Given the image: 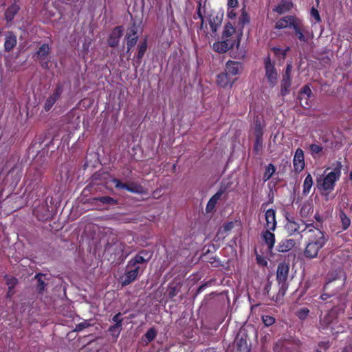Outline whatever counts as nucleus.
I'll return each instance as SVG.
<instances>
[{
    "label": "nucleus",
    "mask_w": 352,
    "mask_h": 352,
    "mask_svg": "<svg viewBox=\"0 0 352 352\" xmlns=\"http://www.w3.org/2000/svg\"><path fill=\"white\" fill-rule=\"evenodd\" d=\"M153 254L152 251L142 249L128 261L124 274L122 277V286L130 285L144 272Z\"/></svg>",
    "instance_id": "nucleus-1"
},
{
    "label": "nucleus",
    "mask_w": 352,
    "mask_h": 352,
    "mask_svg": "<svg viewBox=\"0 0 352 352\" xmlns=\"http://www.w3.org/2000/svg\"><path fill=\"white\" fill-rule=\"evenodd\" d=\"M333 166L332 171L323 178L316 179L317 187L319 190L333 191L334 190L336 182L340 178L342 165L340 162L337 161Z\"/></svg>",
    "instance_id": "nucleus-2"
},
{
    "label": "nucleus",
    "mask_w": 352,
    "mask_h": 352,
    "mask_svg": "<svg viewBox=\"0 0 352 352\" xmlns=\"http://www.w3.org/2000/svg\"><path fill=\"white\" fill-rule=\"evenodd\" d=\"M289 264L285 261L278 264L276 270V280L279 285V289L276 296L272 297V300L278 302L283 298L288 289L287 278L289 275Z\"/></svg>",
    "instance_id": "nucleus-3"
},
{
    "label": "nucleus",
    "mask_w": 352,
    "mask_h": 352,
    "mask_svg": "<svg viewBox=\"0 0 352 352\" xmlns=\"http://www.w3.org/2000/svg\"><path fill=\"white\" fill-rule=\"evenodd\" d=\"M342 302L333 307L323 317L320 318V325L322 329H331L338 320V315L340 311H344L346 307V297L339 296L337 297Z\"/></svg>",
    "instance_id": "nucleus-4"
},
{
    "label": "nucleus",
    "mask_w": 352,
    "mask_h": 352,
    "mask_svg": "<svg viewBox=\"0 0 352 352\" xmlns=\"http://www.w3.org/2000/svg\"><path fill=\"white\" fill-rule=\"evenodd\" d=\"M336 278H329L323 286L324 292L320 296L319 299L322 301L329 302L333 304L338 305L342 301L337 298L339 296H344L343 294H339L340 288L334 286V282Z\"/></svg>",
    "instance_id": "nucleus-5"
},
{
    "label": "nucleus",
    "mask_w": 352,
    "mask_h": 352,
    "mask_svg": "<svg viewBox=\"0 0 352 352\" xmlns=\"http://www.w3.org/2000/svg\"><path fill=\"white\" fill-rule=\"evenodd\" d=\"M126 247L127 245L124 243L119 241L117 238H116L113 239L111 242L107 241L104 247V250L106 252L114 254V260L118 259L122 261L131 253V251H126Z\"/></svg>",
    "instance_id": "nucleus-6"
},
{
    "label": "nucleus",
    "mask_w": 352,
    "mask_h": 352,
    "mask_svg": "<svg viewBox=\"0 0 352 352\" xmlns=\"http://www.w3.org/2000/svg\"><path fill=\"white\" fill-rule=\"evenodd\" d=\"M286 220L285 229L289 235L300 234L312 226V223L305 224L303 220L293 217H287Z\"/></svg>",
    "instance_id": "nucleus-7"
},
{
    "label": "nucleus",
    "mask_w": 352,
    "mask_h": 352,
    "mask_svg": "<svg viewBox=\"0 0 352 352\" xmlns=\"http://www.w3.org/2000/svg\"><path fill=\"white\" fill-rule=\"evenodd\" d=\"M292 29L294 31L296 37L303 43H308L314 38V33L309 28L305 26L302 21L299 19L296 24H293Z\"/></svg>",
    "instance_id": "nucleus-8"
},
{
    "label": "nucleus",
    "mask_w": 352,
    "mask_h": 352,
    "mask_svg": "<svg viewBox=\"0 0 352 352\" xmlns=\"http://www.w3.org/2000/svg\"><path fill=\"white\" fill-rule=\"evenodd\" d=\"M309 235V241L314 243L317 245L324 247L328 241L329 236L324 231L319 228L318 226L316 227L312 224V226L309 228H307Z\"/></svg>",
    "instance_id": "nucleus-9"
},
{
    "label": "nucleus",
    "mask_w": 352,
    "mask_h": 352,
    "mask_svg": "<svg viewBox=\"0 0 352 352\" xmlns=\"http://www.w3.org/2000/svg\"><path fill=\"white\" fill-rule=\"evenodd\" d=\"M111 182L118 190H126L128 192L142 195L146 192L144 188L137 182L123 183L117 178H113Z\"/></svg>",
    "instance_id": "nucleus-10"
},
{
    "label": "nucleus",
    "mask_w": 352,
    "mask_h": 352,
    "mask_svg": "<svg viewBox=\"0 0 352 352\" xmlns=\"http://www.w3.org/2000/svg\"><path fill=\"white\" fill-rule=\"evenodd\" d=\"M138 26L135 21L132 22L126 29L124 40L126 43V53L135 47L138 41Z\"/></svg>",
    "instance_id": "nucleus-11"
},
{
    "label": "nucleus",
    "mask_w": 352,
    "mask_h": 352,
    "mask_svg": "<svg viewBox=\"0 0 352 352\" xmlns=\"http://www.w3.org/2000/svg\"><path fill=\"white\" fill-rule=\"evenodd\" d=\"M50 54V47L47 43L42 44L36 52L33 58L35 60H38L41 67L43 69H48L50 60L48 56Z\"/></svg>",
    "instance_id": "nucleus-12"
},
{
    "label": "nucleus",
    "mask_w": 352,
    "mask_h": 352,
    "mask_svg": "<svg viewBox=\"0 0 352 352\" xmlns=\"http://www.w3.org/2000/svg\"><path fill=\"white\" fill-rule=\"evenodd\" d=\"M292 63H287L280 81V94L283 97L287 96L290 92V87L292 85Z\"/></svg>",
    "instance_id": "nucleus-13"
},
{
    "label": "nucleus",
    "mask_w": 352,
    "mask_h": 352,
    "mask_svg": "<svg viewBox=\"0 0 352 352\" xmlns=\"http://www.w3.org/2000/svg\"><path fill=\"white\" fill-rule=\"evenodd\" d=\"M265 76L269 82L274 85L276 82L278 74L275 68L274 63H272L270 54L264 58Z\"/></svg>",
    "instance_id": "nucleus-14"
},
{
    "label": "nucleus",
    "mask_w": 352,
    "mask_h": 352,
    "mask_svg": "<svg viewBox=\"0 0 352 352\" xmlns=\"http://www.w3.org/2000/svg\"><path fill=\"white\" fill-rule=\"evenodd\" d=\"M313 96V93L309 85H304L298 94V100L301 106L305 109H309L311 107L309 98Z\"/></svg>",
    "instance_id": "nucleus-15"
},
{
    "label": "nucleus",
    "mask_w": 352,
    "mask_h": 352,
    "mask_svg": "<svg viewBox=\"0 0 352 352\" xmlns=\"http://www.w3.org/2000/svg\"><path fill=\"white\" fill-rule=\"evenodd\" d=\"M124 28L122 25L116 26L109 34L107 38L108 45L111 47H116L120 43V38L123 35Z\"/></svg>",
    "instance_id": "nucleus-16"
},
{
    "label": "nucleus",
    "mask_w": 352,
    "mask_h": 352,
    "mask_svg": "<svg viewBox=\"0 0 352 352\" xmlns=\"http://www.w3.org/2000/svg\"><path fill=\"white\" fill-rule=\"evenodd\" d=\"M236 41L233 39H224L222 41L214 42L212 49L216 52L224 54L234 47Z\"/></svg>",
    "instance_id": "nucleus-17"
},
{
    "label": "nucleus",
    "mask_w": 352,
    "mask_h": 352,
    "mask_svg": "<svg viewBox=\"0 0 352 352\" xmlns=\"http://www.w3.org/2000/svg\"><path fill=\"white\" fill-rule=\"evenodd\" d=\"M47 275L43 273H38L34 277L35 283L34 284V288L38 294H43L46 286L47 285Z\"/></svg>",
    "instance_id": "nucleus-18"
},
{
    "label": "nucleus",
    "mask_w": 352,
    "mask_h": 352,
    "mask_svg": "<svg viewBox=\"0 0 352 352\" xmlns=\"http://www.w3.org/2000/svg\"><path fill=\"white\" fill-rule=\"evenodd\" d=\"M299 18L295 15H287L280 18L275 24V29L281 30L287 28H292L293 24L298 21Z\"/></svg>",
    "instance_id": "nucleus-19"
},
{
    "label": "nucleus",
    "mask_w": 352,
    "mask_h": 352,
    "mask_svg": "<svg viewBox=\"0 0 352 352\" xmlns=\"http://www.w3.org/2000/svg\"><path fill=\"white\" fill-rule=\"evenodd\" d=\"M33 213L37 219L41 221H47L52 217V214L47 204H43L36 207L33 210Z\"/></svg>",
    "instance_id": "nucleus-20"
},
{
    "label": "nucleus",
    "mask_w": 352,
    "mask_h": 352,
    "mask_svg": "<svg viewBox=\"0 0 352 352\" xmlns=\"http://www.w3.org/2000/svg\"><path fill=\"white\" fill-rule=\"evenodd\" d=\"M293 164L294 170L296 173H300L305 168V158H304V152L303 151L298 148L295 152Z\"/></svg>",
    "instance_id": "nucleus-21"
},
{
    "label": "nucleus",
    "mask_w": 352,
    "mask_h": 352,
    "mask_svg": "<svg viewBox=\"0 0 352 352\" xmlns=\"http://www.w3.org/2000/svg\"><path fill=\"white\" fill-rule=\"evenodd\" d=\"M226 187L221 186L219 190L209 199L206 207V212L210 213L213 212L218 201L221 199L222 195L226 192Z\"/></svg>",
    "instance_id": "nucleus-22"
},
{
    "label": "nucleus",
    "mask_w": 352,
    "mask_h": 352,
    "mask_svg": "<svg viewBox=\"0 0 352 352\" xmlns=\"http://www.w3.org/2000/svg\"><path fill=\"white\" fill-rule=\"evenodd\" d=\"M236 78H232L227 72H221L217 75V82L219 86L223 88L232 87Z\"/></svg>",
    "instance_id": "nucleus-23"
},
{
    "label": "nucleus",
    "mask_w": 352,
    "mask_h": 352,
    "mask_svg": "<svg viewBox=\"0 0 352 352\" xmlns=\"http://www.w3.org/2000/svg\"><path fill=\"white\" fill-rule=\"evenodd\" d=\"M44 139L42 135L36 136L34 140L32 142L31 145L28 148V155L30 157H36L38 154L40 153V148H42V144L43 143Z\"/></svg>",
    "instance_id": "nucleus-24"
},
{
    "label": "nucleus",
    "mask_w": 352,
    "mask_h": 352,
    "mask_svg": "<svg viewBox=\"0 0 352 352\" xmlns=\"http://www.w3.org/2000/svg\"><path fill=\"white\" fill-rule=\"evenodd\" d=\"M261 237L267 245V251L272 252L276 242L275 234L271 232V230H265L261 232Z\"/></svg>",
    "instance_id": "nucleus-25"
},
{
    "label": "nucleus",
    "mask_w": 352,
    "mask_h": 352,
    "mask_svg": "<svg viewBox=\"0 0 352 352\" xmlns=\"http://www.w3.org/2000/svg\"><path fill=\"white\" fill-rule=\"evenodd\" d=\"M148 48V41L147 38H144L140 41L139 44L138 45L137 50L138 53L135 56V59L134 60L133 65L135 64L137 66L140 65L142 61L143 57L144 56L145 53L147 51Z\"/></svg>",
    "instance_id": "nucleus-26"
},
{
    "label": "nucleus",
    "mask_w": 352,
    "mask_h": 352,
    "mask_svg": "<svg viewBox=\"0 0 352 352\" xmlns=\"http://www.w3.org/2000/svg\"><path fill=\"white\" fill-rule=\"evenodd\" d=\"M242 69L243 65L239 62L229 60L226 64L225 71L232 78L237 76Z\"/></svg>",
    "instance_id": "nucleus-27"
},
{
    "label": "nucleus",
    "mask_w": 352,
    "mask_h": 352,
    "mask_svg": "<svg viewBox=\"0 0 352 352\" xmlns=\"http://www.w3.org/2000/svg\"><path fill=\"white\" fill-rule=\"evenodd\" d=\"M266 228L268 230L274 231L276 228V211L268 209L265 212Z\"/></svg>",
    "instance_id": "nucleus-28"
},
{
    "label": "nucleus",
    "mask_w": 352,
    "mask_h": 352,
    "mask_svg": "<svg viewBox=\"0 0 352 352\" xmlns=\"http://www.w3.org/2000/svg\"><path fill=\"white\" fill-rule=\"evenodd\" d=\"M294 6L292 0H281L280 3L273 8L274 12L283 14L290 11Z\"/></svg>",
    "instance_id": "nucleus-29"
},
{
    "label": "nucleus",
    "mask_w": 352,
    "mask_h": 352,
    "mask_svg": "<svg viewBox=\"0 0 352 352\" xmlns=\"http://www.w3.org/2000/svg\"><path fill=\"white\" fill-rule=\"evenodd\" d=\"M322 248V246L317 245L309 241L304 251V255L308 258H316Z\"/></svg>",
    "instance_id": "nucleus-30"
},
{
    "label": "nucleus",
    "mask_w": 352,
    "mask_h": 352,
    "mask_svg": "<svg viewBox=\"0 0 352 352\" xmlns=\"http://www.w3.org/2000/svg\"><path fill=\"white\" fill-rule=\"evenodd\" d=\"M223 14H211L209 16V25L212 33H215L221 26L223 21Z\"/></svg>",
    "instance_id": "nucleus-31"
},
{
    "label": "nucleus",
    "mask_w": 352,
    "mask_h": 352,
    "mask_svg": "<svg viewBox=\"0 0 352 352\" xmlns=\"http://www.w3.org/2000/svg\"><path fill=\"white\" fill-rule=\"evenodd\" d=\"M296 245V242L294 239H283L276 248V250L278 252L284 253L291 250Z\"/></svg>",
    "instance_id": "nucleus-32"
},
{
    "label": "nucleus",
    "mask_w": 352,
    "mask_h": 352,
    "mask_svg": "<svg viewBox=\"0 0 352 352\" xmlns=\"http://www.w3.org/2000/svg\"><path fill=\"white\" fill-rule=\"evenodd\" d=\"M235 346L237 352H250V348L245 338H236L235 340Z\"/></svg>",
    "instance_id": "nucleus-33"
},
{
    "label": "nucleus",
    "mask_w": 352,
    "mask_h": 352,
    "mask_svg": "<svg viewBox=\"0 0 352 352\" xmlns=\"http://www.w3.org/2000/svg\"><path fill=\"white\" fill-rule=\"evenodd\" d=\"M236 32L235 28L233 27L230 22L226 23L223 32L222 38L223 39H231L230 37L232 36Z\"/></svg>",
    "instance_id": "nucleus-34"
},
{
    "label": "nucleus",
    "mask_w": 352,
    "mask_h": 352,
    "mask_svg": "<svg viewBox=\"0 0 352 352\" xmlns=\"http://www.w3.org/2000/svg\"><path fill=\"white\" fill-rule=\"evenodd\" d=\"M276 168L273 164H267L265 168V172L263 175V180L264 182L268 181L276 173Z\"/></svg>",
    "instance_id": "nucleus-35"
},
{
    "label": "nucleus",
    "mask_w": 352,
    "mask_h": 352,
    "mask_svg": "<svg viewBox=\"0 0 352 352\" xmlns=\"http://www.w3.org/2000/svg\"><path fill=\"white\" fill-rule=\"evenodd\" d=\"M16 44V36L12 34H9L6 38L4 43L5 50L6 51L12 50Z\"/></svg>",
    "instance_id": "nucleus-36"
},
{
    "label": "nucleus",
    "mask_w": 352,
    "mask_h": 352,
    "mask_svg": "<svg viewBox=\"0 0 352 352\" xmlns=\"http://www.w3.org/2000/svg\"><path fill=\"white\" fill-rule=\"evenodd\" d=\"M241 15L239 18V25L243 28L246 24H248L250 21V17L245 10L244 6L241 10Z\"/></svg>",
    "instance_id": "nucleus-37"
},
{
    "label": "nucleus",
    "mask_w": 352,
    "mask_h": 352,
    "mask_svg": "<svg viewBox=\"0 0 352 352\" xmlns=\"http://www.w3.org/2000/svg\"><path fill=\"white\" fill-rule=\"evenodd\" d=\"M94 201H100L103 205H116L118 204V200L109 196H102L94 197Z\"/></svg>",
    "instance_id": "nucleus-38"
},
{
    "label": "nucleus",
    "mask_w": 352,
    "mask_h": 352,
    "mask_svg": "<svg viewBox=\"0 0 352 352\" xmlns=\"http://www.w3.org/2000/svg\"><path fill=\"white\" fill-rule=\"evenodd\" d=\"M313 186V178L311 174L308 173L306 176L304 182H303V190L302 192L305 195H307L311 190V188Z\"/></svg>",
    "instance_id": "nucleus-39"
},
{
    "label": "nucleus",
    "mask_w": 352,
    "mask_h": 352,
    "mask_svg": "<svg viewBox=\"0 0 352 352\" xmlns=\"http://www.w3.org/2000/svg\"><path fill=\"white\" fill-rule=\"evenodd\" d=\"M310 154L316 159L320 157V153L322 152L324 148L322 145L318 144H311L309 147Z\"/></svg>",
    "instance_id": "nucleus-40"
},
{
    "label": "nucleus",
    "mask_w": 352,
    "mask_h": 352,
    "mask_svg": "<svg viewBox=\"0 0 352 352\" xmlns=\"http://www.w3.org/2000/svg\"><path fill=\"white\" fill-rule=\"evenodd\" d=\"M181 285L180 283H177L176 285H173L170 283L167 289L168 296L169 298H172L175 297L180 291Z\"/></svg>",
    "instance_id": "nucleus-41"
},
{
    "label": "nucleus",
    "mask_w": 352,
    "mask_h": 352,
    "mask_svg": "<svg viewBox=\"0 0 352 352\" xmlns=\"http://www.w3.org/2000/svg\"><path fill=\"white\" fill-rule=\"evenodd\" d=\"M263 125L259 119L254 121V134L255 138H263Z\"/></svg>",
    "instance_id": "nucleus-42"
},
{
    "label": "nucleus",
    "mask_w": 352,
    "mask_h": 352,
    "mask_svg": "<svg viewBox=\"0 0 352 352\" xmlns=\"http://www.w3.org/2000/svg\"><path fill=\"white\" fill-rule=\"evenodd\" d=\"M340 218L341 219L342 230H347L349 228L350 225H351V219H350V218L343 211H340Z\"/></svg>",
    "instance_id": "nucleus-43"
},
{
    "label": "nucleus",
    "mask_w": 352,
    "mask_h": 352,
    "mask_svg": "<svg viewBox=\"0 0 352 352\" xmlns=\"http://www.w3.org/2000/svg\"><path fill=\"white\" fill-rule=\"evenodd\" d=\"M263 138H255L253 151L256 155L261 154L263 147Z\"/></svg>",
    "instance_id": "nucleus-44"
},
{
    "label": "nucleus",
    "mask_w": 352,
    "mask_h": 352,
    "mask_svg": "<svg viewBox=\"0 0 352 352\" xmlns=\"http://www.w3.org/2000/svg\"><path fill=\"white\" fill-rule=\"evenodd\" d=\"M157 336V331L154 327H151L147 330L146 333L144 335L145 341L147 342H152Z\"/></svg>",
    "instance_id": "nucleus-45"
},
{
    "label": "nucleus",
    "mask_w": 352,
    "mask_h": 352,
    "mask_svg": "<svg viewBox=\"0 0 352 352\" xmlns=\"http://www.w3.org/2000/svg\"><path fill=\"white\" fill-rule=\"evenodd\" d=\"M122 329V327L116 325V324H113L109 327L108 331L113 338H115L116 339H117L119 337V335H120Z\"/></svg>",
    "instance_id": "nucleus-46"
},
{
    "label": "nucleus",
    "mask_w": 352,
    "mask_h": 352,
    "mask_svg": "<svg viewBox=\"0 0 352 352\" xmlns=\"http://www.w3.org/2000/svg\"><path fill=\"white\" fill-rule=\"evenodd\" d=\"M289 50V47L287 49H281L277 47H273L271 48V51L274 52V55L278 58H285L287 51Z\"/></svg>",
    "instance_id": "nucleus-47"
},
{
    "label": "nucleus",
    "mask_w": 352,
    "mask_h": 352,
    "mask_svg": "<svg viewBox=\"0 0 352 352\" xmlns=\"http://www.w3.org/2000/svg\"><path fill=\"white\" fill-rule=\"evenodd\" d=\"M309 314V309L307 307H302L298 309L296 315L301 320L306 319Z\"/></svg>",
    "instance_id": "nucleus-48"
},
{
    "label": "nucleus",
    "mask_w": 352,
    "mask_h": 352,
    "mask_svg": "<svg viewBox=\"0 0 352 352\" xmlns=\"http://www.w3.org/2000/svg\"><path fill=\"white\" fill-rule=\"evenodd\" d=\"M333 334H338L344 331L345 327L342 324L338 322V320L336 322V324L330 329Z\"/></svg>",
    "instance_id": "nucleus-49"
},
{
    "label": "nucleus",
    "mask_w": 352,
    "mask_h": 352,
    "mask_svg": "<svg viewBox=\"0 0 352 352\" xmlns=\"http://www.w3.org/2000/svg\"><path fill=\"white\" fill-rule=\"evenodd\" d=\"M57 100L58 99L53 96H50L45 102V110L46 111H50Z\"/></svg>",
    "instance_id": "nucleus-50"
},
{
    "label": "nucleus",
    "mask_w": 352,
    "mask_h": 352,
    "mask_svg": "<svg viewBox=\"0 0 352 352\" xmlns=\"http://www.w3.org/2000/svg\"><path fill=\"white\" fill-rule=\"evenodd\" d=\"M262 321L266 327H270L275 323V318L269 315H264L262 316Z\"/></svg>",
    "instance_id": "nucleus-51"
},
{
    "label": "nucleus",
    "mask_w": 352,
    "mask_h": 352,
    "mask_svg": "<svg viewBox=\"0 0 352 352\" xmlns=\"http://www.w3.org/2000/svg\"><path fill=\"white\" fill-rule=\"evenodd\" d=\"M63 91V85L60 82H58L56 85V88L52 94V96H53L54 98L59 99L60 95L62 94Z\"/></svg>",
    "instance_id": "nucleus-52"
},
{
    "label": "nucleus",
    "mask_w": 352,
    "mask_h": 352,
    "mask_svg": "<svg viewBox=\"0 0 352 352\" xmlns=\"http://www.w3.org/2000/svg\"><path fill=\"white\" fill-rule=\"evenodd\" d=\"M121 316L122 314L120 312H118V314L113 316V318H111V321L115 322L114 324L122 327L123 318H122Z\"/></svg>",
    "instance_id": "nucleus-53"
},
{
    "label": "nucleus",
    "mask_w": 352,
    "mask_h": 352,
    "mask_svg": "<svg viewBox=\"0 0 352 352\" xmlns=\"http://www.w3.org/2000/svg\"><path fill=\"white\" fill-rule=\"evenodd\" d=\"M89 326H91L90 323L85 320L76 324L74 329V331L80 332L84 329L89 327Z\"/></svg>",
    "instance_id": "nucleus-54"
},
{
    "label": "nucleus",
    "mask_w": 352,
    "mask_h": 352,
    "mask_svg": "<svg viewBox=\"0 0 352 352\" xmlns=\"http://www.w3.org/2000/svg\"><path fill=\"white\" fill-rule=\"evenodd\" d=\"M310 14H311V16L313 18H314V19L316 20V21L317 23H320L321 21V17H320V13L316 8L312 7L311 8Z\"/></svg>",
    "instance_id": "nucleus-55"
},
{
    "label": "nucleus",
    "mask_w": 352,
    "mask_h": 352,
    "mask_svg": "<svg viewBox=\"0 0 352 352\" xmlns=\"http://www.w3.org/2000/svg\"><path fill=\"white\" fill-rule=\"evenodd\" d=\"M329 347V342H320L318 343V348L316 349V352H322L325 351Z\"/></svg>",
    "instance_id": "nucleus-56"
},
{
    "label": "nucleus",
    "mask_w": 352,
    "mask_h": 352,
    "mask_svg": "<svg viewBox=\"0 0 352 352\" xmlns=\"http://www.w3.org/2000/svg\"><path fill=\"white\" fill-rule=\"evenodd\" d=\"M201 0H200L199 2H198V6H197V18L200 19L201 21H202V24L204 23V16L202 14V12H201Z\"/></svg>",
    "instance_id": "nucleus-57"
},
{
    "label": "nucleus",
    "mask_w": 352,
    "mask_h": 352,
    "mask_svg": "<svg viewBox=\"0 0 352 352\" xmlns=\"http://www.w3.org/2000/svg\"><path fill=\"white\" fill-rule=\"evenodd\" d=\"M17 283V280L15 278H10L8 279V285L9 287L8 294L11 293V289L14 287V286Z\"/></svg>",
    "instance_id": "nucleus-58"
},
{
    "label": "nucleus",
    "mask_w": 352,
    "mask_h": 352,
    "mask_svg": "<svg viewBox=\"0 0 352 352\" xmlns=\"http://www.w3.org/2000/svg\"><path fill=\"white\" fill-rule=\"evenodd\" d=\"M239 5L238 0H228V8H236Z\"/></svg>",
    "instance_id": "nucleus-59"
},
{
    "label": "nucleus",
    "mask_w": 352,
    "mask_h": 352,
    "mask_svg": "<svg viewBox=\"0 0 352 352\" xmlns=\"http://www.w3.org/2000/svg\"><path fill=\"white\" fill-rule=\"evenodd\" d=\"M320 195H322V197H324L325 201H329L330 198H331L330 197V194L331 193L332 191L320 190Z\"/></svg>",
    "instance_id": "nucleus-60"
},
{
    "label": "nucleus",
    "mask_w": 352,
    "mask_h": 352,
    "mask_svg": "<svg viewBox=\"0 0 352 352\" xmlns=\"http://www.w3.org/2000/svg\"><path fill=\"white\" fill-rule=\"evenodd\" d=\"M233 228H234V223L232 221L227 222L223 225V230L226 232L231 230Z\"/></svg>",
    "instance_id": "nucleus-61"
},
{
    "label": "nucleus",
    "mask_w": 352,
    "mask_h": 352,
    "mask_svg": "<svg viewBox=\"0 0 352 352\" xmlns=\"http://www.w3.org/2000/svg\"><path fill=\"white\" fill-rule=\"evenodd\" d=\"M227 16L228 18H230L231 19H234L236 17V13L234 11V8H231V9L228 8Z\"/></svg>",
    "instance_id": "nucleus-62"
},
{
    "label": "nucleus",
    "mask_w": 352,
    "mask_h": 352,
    "mask_svg": "<svg viewBox=\"0 0 352 352\" xmlns=\"http://www.w3.org/2000/svg\"><path fill=\"white\" fill-rule=\"evenodd\" d=\"M257 263L261 265L265 266L267 264V261L263 258L262 256L257 255L256 256Z\"/></svg>",
    "instance_id": "nucleus-63"
},
{
    "label": "nucleus",
    "mask_w": 352,
    "mask_h": 352,
    "mask_svg": "<svg viewBox=\"0 0 352 352\" xmlns=\"http://www.w3.org/2000/svg\"><path fill=\"white\" fill-rule=\"evenodd\" d=\"M271 287H272V283L270 282H268L265 287H264V289H263V292L267 294V296H270V289H271Z\"/></svg>",
    "instance_id": "nucleus-64"
}]
</instances>
